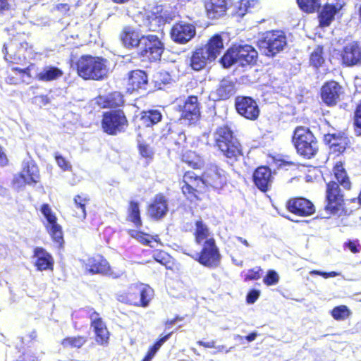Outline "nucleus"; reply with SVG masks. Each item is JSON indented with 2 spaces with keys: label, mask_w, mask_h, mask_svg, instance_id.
I'll return each instance as SVG.
<instances>
[{
  "label": "nucleus",
  "mask_w": 361,
  "mask_h": 361,
  "mask_svg": "<svg viewBox=\"0 0 361 361\" xmlns=\"http://www.w3.org/2000/svg\"><path fill=\"white\" fill-rule=\"evenodd\" d=\"M336 181H331L327 184L326 190V205L325 212L328 215H350L354 210L357 209L356 206H348L351 203V200L345 202L343 195L339 188L338 183L345 189H350V182L347 176L346 172L341 164H336L334 168Z\"/></svg>",
  "instance_id": "1"
},
{
  "label": "nucleus",
  "mask_w": 361,
  "mask_h": 361,
  "mask_svg": "<svg viewBox=\"0 0 361 361\" xmlns=\"http://www.w3.org/2000/svg\"><path fill=\"white\" fill-rule=\"evenodd\" d=\"M226 182L225 171L216 165L210 166L204 173L202 177L197 176L192 171H188L183 176L182 191L190 202L199 199L198 194L206 185L214 188H221Z\"/></svg>",
  "instance_id": "2"
},
{
  "label": "nucleus",
  "mask_w": 361,
  "mask_h": 361,
  "mask_svg": "<svg viewBox=\"0 0 361 361\" xmlns=\"http://www.w3.org/2000/svg\"><path fill=\"white\" fill-rule=\"evenodd\" d=\"M108 71L106 60L102 57L84 55L77 62L78 73L85 80H102Z\"/></svg>",
  "instance_id": "3"
},
{
  "label": "nucleus",
  "mask_w": 361,
  "mask_h": 361,
  "mask_svg": "<svg viewBox=\"0 0 361 361\" xmlns=\"http://www.w3.org/2000/svg\"><path fill=\"white\" fill-rule=\"evenodd\" d=\"M214 137L216 146L227 158L235 160L242 154L240 143L227 126L219 127Z\"/></svg>",
  "instance_id": "4"
},
{
  "label": "nucleus",
  "mask_w": 361,
  "mask_h": 361,
  "mask_svg": "<svg viewBox=\"0 0 361 361\" xmlns=\"http://www.w3.org/2000/svg\"><path fill=\"white\" fill-rule=\"evenodd\" d=\"M153 296V290L151 288L144 284L131 285L127 292L119 294L118 300L120 302L146 307Z\"/></svg>",
  "instance_id": "5"
},
{
  "label": "nucleus",
  "mask_w": 361,
  "mask_h": 361,
  "mask_svg": "<svg viewBox=\"0 0 361 361\" xmlns=\"http://www.w3.org/2000/svg\"><path fill=\"white\" fill-rule=\"evenodd\" d=\"M293 142L297 152L305 158H312L318 150L314 136L309 130L302 127L295 129Z\"/></svg>",
  "instance_id": "6"
},
{
  "label": "nucleus",
  "mask_w": 361,
  "mask_h": 361,
  "mask_svg": "<svg viewBox=\"0 0 361 361\" xmlns=\"http://www.w3.org/2000/svg\"><path fill=\"white\" fill-rule=\"evenodd\" d=\"M258 45L262 54L274 56L287 45L286 37L281 30L269 32L259 41Z\"/></svg>",
  "instance_id": "7"
},
{
  "label": "nucleus",
  "mask_w": 361,
  "mask_h": 361,
  "mask_svg": "<svg viewBox=\"0 0 361 361\" xmlns=\"http://www.w3.org/2000/svg\"><path fill=\"white\" fill-rule=\"evenodd\" d=\"M164 50V43L155 35H145L141 39L140 46L137 50L138 54L149 61H157Z\"/></svg>",
  "instance_id": "8"
},
{
  "label": "nucleus",
  "mask_w": 361,
  "mask_h": 361,
  "mask_svg": "<svg viewBox=\"0 0 361 361\" xmlns=\"http://www.w3.org/2000/svg\"><path fill=\"white\" fill-rule=\"evenodd\" d=\"M102 126L105 133L116 135L125 130L128 121L123 111L111 110L104 114Z\"/></svg>",
  "instance_id": "9"
},
{
  "label": "nucleus",
  "mask_w": 361,
  "mask_h": 361,
  "mask_svg": "<svg viewBox=\"0 0 361 361\" xmlns=\"http://www.w3.org/2000/svg\"><path fill=\"white\" fill-rule=\"evenodd\" d=\"M192 257L201 264L209 268L217 267L221 259L218 248L215 245L214 240L212 238L204 242L200 254L196 253Z\"/></svg>",
  "instance_id": "10"
},
{
  "label": "nucleus",
  "mask_w": 361,
  "mask_h": 361,
  "mask_svg": "<svg viewBox=\"0 0 361 361\" xmlns=\"http://www.w3.org/2000/svg\"><path fill=\"white\" fill-rule=\"evenodd\" d=\"M40 211L46 219L45 227L51 238L59 245L63 243L61 226L57 224V218L48 204H43Z\"/></svg>",
  "instance_id": "11"
},
{
  "label": "nucleus",
  "mask_w": 361,
  "mask_h": 361,
  "mask_svg": "<svg viewBox=\"0 0 361 361\" xmlns=\"http://www.w3.org/2000/svg\"><path fill=\"white\" fill-rule=\"evenodd\" d=\"M178 110L181 113L180 120L188 124L195 123L200 116L197 97H188L182 104H178Z\"/></svg>",
  "instance_id": "12"
},
{
  "label": "nucleus",
  "mask_w": 361,
  "mask_h": 361,
  "mask_svg": "<svg viewBox=\"0 0 361 361\" xmlns=\"http://www.w3.org/2000/svg\"><path fill=\"white\" fill-rule=\"evenodd\" d=\"M170 35L173 42L185 44L195 37L196 28L193 24L180 21L173 25Z\"/></svg>",
  "instance_id": "13"
},
{
  "label": "nucleus",
  "mask_w": 361,
  "mask_h": 361,
  "mask_svg": "<svg viewBox=\"0 0 361 361\" xmlns=\"http://www.w3.org/2000/svg\"><path fill=\"white\" fill-rule=\"evenodd\" d=\"M40 176L37 166L33 161L23 163V168L18 177H16L13 183L20 188L25 184H35L39 181Z\"/></svg>",
  "instance_id": "14"
},
{
  "label": "nucleus",
  "mask_w": 361,
  "mask_h": 361,
  "mask_svg": "<svg viewBox=\"0 0 361 361\" xmlns=\"http://www.w3.org/2000/svg\"><path fill=\"white\" fill-rule=\"evenodd\" d=\"M235 109L238 113L247 119L255 120L259 114L257 102L250 97H238L235 99Z\"/></svg>",
  "instance_id": "15"
},
{
  "label": "nucleus",
  "mask_w": 361,
  "mask_h": 361,
  "mask_svg": "<svg viewBox=\"0 0 361 361\" xmlns=\"http://www.w3.org/2000/svg\"><path fill=\"white\" fill-rule=\"evenodd\" d=\"M287 208L289 212L302 216H310L315 211L314 204L302 197L290 200L287 203Z\"/></svg>",
  "instance_id": "16"
},
{
  "label": "nucleus",
  "mask_w": 361,
  "mask_h": 361,
  "mask_svg": "<svg viewBox=\"0 0 361 361\" xmlns=\"http://www.w3.org/2000/svg\"><path fill=\"white\" fill-rule=\"evenodd\" d=\"M343 63L347 66L361 63V47L357 42L347 44L341 54Z\"/></svg>",
  "instance_id": "17"
},
{
  "label": "nucleus",
  "mask_w": 361,
  "mask_h": 361,
  "mask_svg": "<svg viewBox=\"0 0 361 361\" xmlns=\"http://www.w3.org/2000/svg\"><path fill=\"white\" fill-rule=\"evenodd\" d=\"M144 36L138 30L130 26L124 27L120 34L123 44L128 49L137 48L138 49Z\"/></svg>",
  "instance_id": "18"
},
{
  "label": "nucleus",
  "mask_w": 361,
  "mask_h": 361,
  "mask_svg": "<svg viewBox=\"0 0 361 361\" xmlns=\"http://www.w3.org/2000/svg\"><path fill=\"white\" fill-rule=\"evenodd\" d=\"M342 88L335 81L326 82L322 89V98L327 105H334L339 100Z\"/></svg>",
  "instance_id": "19"
},
{
  "label": "nucleus",
  "mask_w": 361,
  "mask_h": 361,
  "mask_svg": "<svg viewBox=\"0 0 361 361\" xmlns=\"http://www.w3.org/2000/svg\"><path fill=\"white\" fill-rule=\"evenodd\" d=\"M33 258L35 259V265L37 270H53L54 259L51 255L44 248L39 247L35 248Z\"/></svg>",
  "instance_id": "20"
},
{
  "label": "nucleus",
  "mask_w": 361,
  "mask_h": 361,
  "mask_svg": "<svg viewBox=\"0 0 361 361\" xmlns=\"http://www.w3.org/2000/svg\"><path fill=\"white\" fill-rule=\"evenodd\" d=\"M238 63L242 66L255 63L257 59V51L250 45L235 46Z\"/></svg>",
  "instance_id": "21"
},
{
  "label": "nucleus",
  "mask_w": 361,
  "mask_h": 361,
  "mask_svg": "<svg viewBox=\"0 0 361 361\" xmlns=\"http://www.w3.org/2000/svg\"><path fill=\"white\" fill-rule=\"evenodd\" d=\"M85 269L91 274H108L109 266L107 261L97 255L88 258L85 263Z\"/></svg>",
  "instance_id": "22"
},
{
  "label": "nucleus",
  "mask_w": 361,
  "mask_h": 361,
  "mask_svg": "<svg viewBox=\"0 0 361 361\" xmlns=\"http://www.w3.org/2000/svg\"><path fill=\"white\" fill-rule=\"evenodd\" d=\"M168 212L167 200L162 195H157L153 202L149 206L148 213L154 219L164 217Z\"/></svg>",
  "instance_id": "23"
},
{
  "label": "nucleus",
  "mask_w": 361,
  "mask_h": 361,
  "mask_svg": "<svg viewBox=\"0 0 361 361\" xmlns=\"http://www.w3.org/2000/svg\"><path fill=\"white\" fill-rule=\"evenodd\" d=\"M253 180L256 186L262 191H266L271 183V173L268 167L257 168L254 174Z\"/></svg>",
  "instance_id": "24"
},
{
  "label": "nucleus",
  "mask_w": 361,
  "mask_h": 361,
  "mask_svg": "<svg viewBox=\"0 0 361 361\" xmlns=\"http://www.w3.org/2000/svg\"><path fill=\"white\" fill-rule=\"evenodd\" d=\"M147 85V76L140 70H135L130 73L128 81V90L130 91L145 90Z\"/></svg>",
  "instance_id": "25"
},
{
  "label": "nucleus",
  "mask_w": 361,
  "mask_h": 361,
  "mask_svg": "<svg viewBox=\"0 0 361 361\" xmlns=\"http://www.w3.org/2000/svg\"><path fill=\"white\" fill-rule=\"evenodd\" d=\"M205 10L209 18L216 19L221 17L226 13V0H209L205 3Z\"/></svg>",
  "instance_id": "26"
},
{
  "label": "nucleus",
  "mask_w": 361,
  "mask_h": 361,
  "mask_svg": "<svg viewBox=\"0 0 361 361\" xmlns=\"http://www.w3.org/2000/svg\"><path fill=\"white\" fill-rule=\"evenodd\" d=\"M235 92V84L229 78L222 79L216 90L213 92V95L216 99H226L233 95Z\"/></svg>",
  "instance_id": "27"
},
{
  "label": "nucleus",
  "mask_w": 361,
  "mask_h": 361,
  "mask_svg": "<svg viewBox=\"0 0 361 361\" xmlns=\"http://www.w3.org/2000/svg\"><path fill=\"white\" fill-rule=\"evenodd\" d=\"M202 48L214 61L224 49L223 39L221 35L216 34L212 36L209 39L207 44Z\"/></svg>",
  "instance_id": "28"
},
{
  "label": "nucleus",
  "mask_w": 361,
  "mask_h": 361,
  "mask_svg": "<svg viewBox=\"0 0 361 361\" xmlns=\"http://www.w3.org/2000/svg\"><path fill=\"white\" fill-rule=\"evenodd\" d=\"M213 61L212 59L201 47L197 49L192 54L190 59V66L192 69L200 71L208 63Z\"/></svg>",
  "instance_id": "29"
},
{
  "label": "nucleus",
  "mask_w": 361,
  "mask_h": 361,
  "mask_svg": "<svg viewBox=\"0 0 361 361\" xmlns=\"http://www.w3.org/2000/svg\"><path fill=\"white\" fill-rule=\"evenodd\" d=\"M63 75V71L54 66H46L43 68L36 75L38 80L49 82L57 80Z\"/></svg>",
  "instance_id": "30"
},
{
  "label": "nucleus",
  "mask_w": 361,
  "mask_h": 361,
  "mask_svg": "<svg viewBox=\"0 0 361 361\" xmlns=\"http://www.w3.org/2000/svg\"><path fill=\"white\" fill-rule=\"evenodd\" d=\"M341 6L326 5L319 14V23L322 26H328L334 19V16L341 9Z\"/></svg>",
  "instance_id": "31"
},
{
  "label": "nucleus",
  "mask_w": 361,
  "mask_h": 361,
  "mask_svg": "<svg viewBox=\"0 0 361 361\" xmlns=\"http://www.w3.org/2000/svg\"><path fill=\"white\" fill-rule=\"evenodd\" d=\"M161 118L162 114L159 110L152 109L142 111L140 121L142 125L146 127H150L158 123L161 121Z\"/></svg>",
  "instance_id": "32"
},
{
  "label": "nucleus",
  "mask_w": 361,
  "mask_h": 361,
  "mask_svg": "<svg viewBox=\"0 0 361 361\" xmlns=\"http://www.w3.org/2000/svg\"><path fill=\"white\" fill-rule=\"evenodd\" d=\"M128 220L131 221L135 227L140 228L142 225L140 219L139 204L135 201H130L128 209Z\"/></svg>",
  "instance_id": "33"
},
{
  "label": "nucleus",
  "mask_w": 361,
  "mask_h": 361,
  "mask_svg": "<svg viewBox=\"0 0 361 361\" xmlns=\"http://www.w3.org/2000/svg\"><path fill=\"white\" fill-rule=\"evenodd\" d=\"M94 328L97 343L103 345L106 343L109 339V331L102 320L91 325Z\"/></svg>",
  "instance_id": "34"
},
{
  "label": "nucleus",
  "mask_w": 361,
  "mask_h": 361,
  "mask_svg": "<svg viewBox=\"0 0 361 361\" xmlns=\"http://www.w3.org/2000/svg\"><path fill=\"white\" fill-rule=\"evenodd\" d=\"M326 140L329 141L331 147H335V150L342 152L348 145V138L336 135H328Z\"/></svg>",
  "instance_id": "35"
},
{
  "label": "nucleus",
  "mask_w": 361,
  "mask_h": 361,
  "mask_svg": "<svg viewBox=\"0 0 361 361\" xmlns=\"http://www.w3.org/2000/svg\"><path fill=\"white\" fill-rule=\"evenodd\" d=\"M75 215L78 218L82 219L86 217L85 206L88 202V199L86 197L82 195H76L73 200Z\"/></svg>",
  "instance_id": "36"
},
{
  "label": "nucleus",
  "mask_w": 361,
  "mask_h": 361,
  "mask_svg": "<svg viewBox=\"0 0 361 361\" xmlns=\"http://www.w3.org/2000/svg\"><path fill=\"white\" fill-rule=\"evenodd\" d=\"M183 161L194 169H199L203 165L202 157L192 151L187 152L183 155Z\"/></svg>",
  "instance_id": "37"
},
{
  "label": "nucleus",
  "mask_w": 361,
  "mask_h": 361,
  "mask_svg": "<svg viewBox=\"0 0 361 361\" xmlns=\"http://www.w3.org/2000/svg\"><path fill=\"white\" fill-rule=\"evenodd\" d=\"M310 65L315 68L322 66L324 63L323 47L317 46L310 54Z\"/></svg>",
  "instance_id": "38"
},
{
  "label": "nucleus",
  "mask_w": 361,
  "mask_h": 361,
  "mask_svg": "<svg viewBox=\"0 0 361 361\" xmlns=\"http://www.w3.org/2000/svg\"><path fill=\"white\" fill-rule=\"evenodd\" d=\"M352 312L345 305L335 307L331 312V315L336 321H344L348 319Z\"/></svg>",
  "instance_id": "39"
},
{
  "label": "nucleus",
  "mask_w": 361,
  "mask_h": 361,
  "mask_svg": "<svg viewBox=\"0 0 361 361\" xmlns=\"http://www.w3.org/2000/svg\"><path fill=\"white\" fill-rule=\"evenodd\" d=\"M221 63L224 68H229L238 63L235 46L227 50L221 58Z\"/></svg>",
  "instance_id": "40"
},
{
  "label": "nucleus",
  "mask_w": 361,
  "mask_h": 361,
  "mask_svg": "<svg viewBox=\"0 0 361 361\" xmlns=\"http://www.w3.org/2000/svg\"><path fill=\"white\" fill-rule=\"evenodd\" d=\"M300 8L305 12L313 13L320 7V0H298Z\"/></svg>",
  "instance_id": "41"
},
{
  "label": "nucleus",
  "mask_w": 361,
  "mask_h": 361,
  "mask_svg": "<svg viewBox=\"0 0 361 361\" xmlns=\"http://www.w3.org/2000/svg\"><path fill=\"white\" fill-rule=\"evenodd\" d=\"M86 343V338L83 336L67 337L61 343L65 348H81Z\"/></svg>",
  "instance_id": "42"
},
{
  "label": "nucleus",
  "mask_w": 361,
  "mask_h": 361,
  "mask_svg": "<svg viewBox=\"0 0 361 361\" xmlns=\"http://www.w3.org/2000/svg\"><path fill=\"white\" fill-rule=\"evenodd\" d=\"M195 238L197 243H201L209 235V230L207 226L203 224L201 220H198L195 223Z\"/></svg>",
  "instance_id": "43"
},
{
  "label": "nucleus",
  "mask_w": 361,
  "mask_h": 361,
  "mask_svg": "<svg viewBox=\"0 0 361 361\" xmlns=\"http://www.w3.org/2000/svg\"><path fill=\"white\" fill-rule=\"evenodd\" d=\"M128 234L130 237L135 238L138 242L153 247V245H150L153 239L152 237L136 230H130Z\"/></svg>",
  "instance_id": "44"
},
{
  "label": "nucleus",
  "mask_w": 361,
  "mask_h": 361,
  "mask_svg": "<svg viewBox=\"0 0 361 361\" xmlns=\"http://www.w3.org/2000/svg\"><path fill=\"white\" fill-rule=\"evenodd\" d=\"M142 17L143 18V23L140 24V26L145 27L149 30H155L157 23L160 22L159 18L154 14L147 16L145 18L144 16H142Z\"/></svg>",
  "instance_id": "45"
},
{
  "label": "nucleus",
  "mask_w": 361,
  "mask_h": 361,
  "mask_svg": "<svg viewBox=\"0 0 361 361\" xmlns=\"http://www.w3.org/2000/svg\"><path fill=\"white\" fill-rule=\"evenodd\" d=\"M172 332L168 334L167 335L161 338L159 341H157L154 345L149 350L147 355L145 357L152 359L157 352L159 350L161 345L170 338Z\"/></svg>",
  "instance_id": "46"
},
{
  "label": "nucleus",
  "mask_w": 361,
  "mask_h": 361,
  "mask_svg": "<svg viewBox=\"0 0 361 361\" xmlns=\"http://www.w3.org/2000/svg\"><path fill=\"white\" fill-rule=\"evenodd\" d=\"M258 4L257 0H242L239 6V15L243 16Z\"/></svg>",
  "instance_id": "47"
},
{
  "label": "nucleus",
  "mask_w": 361,
  "mask_h": 361,
  "mask_svg": "<svg viewBox=\"0 0 361 361\" xmlns=\"http://www.w3.org/2000/svg\"><path fill=\"white\" fill-rule=\"evenodd\" d=\"M279 281V274L274 270H269L263 281L267 286L276 284Z\"/></svg>",
  "instance_id": "48"
},
{
  "label": "nucleus",
  "mask_w": 361,
  "mask_h": 361,
  "mask_svg": "<svg viewBox=\"0 0 361 361\" xmlns=\"http://www.w3.org/2000/svg\"><path fill=\"white\" fill-rule=\"evenodd\" d=\"M108 101L111 106H119L123 103V96L118 92L111 94L108 97Z\"/></svg>",
  "instance_id": "49"
},
{
  "label": "nucleus",
  "mask_w": 361,
  "mask_h": 361,
  "mask_svg": "<svg viewBox=\"0 0 361 361\" xmlns=\"http://www.w3.org/2000/svg\"><path fill=\"white\" fill-rule=\"evenodd\" d=\"M55 159L59 167H60L63 171H71L72 166L71 163L63 156L59 154H56Z\"/></svg>",
  "instance_id": "50"
},
{
  "label": "nucleus",
  "mask_w": 361,
  "mask_h": 361,
  "mask_svg": "<svg viewBox=\"0 0 361 361\" xmlns=\"http://www.w3.org/2000/svg\"><path fill=\"white\" fill-rule=\"evenodd\" d=\"M139 150L140 154L143 157L151 158L153 155V151L149 145L142 143L140 140H138Z\"/></svg>",
  "instance_id": "51"
},
{
  "label": "nucleus",
  "mask_w": 361,
  "mask_h": 361,
  "mask_svg": "<svg viewBox=\"0 0 361 361\" xmlns=\"http://www.w3.org/2000/svg\"><path fill=\"white\" fill-rule=\"evenodd\" d=\"M355 125L357 134L361 135V102L357 105L355 112Z\"/></svg>",
  "instance_id": "52"
},
{
  "label": "nucleus",
  "mask_w": 361,
  "mask_h": 361,
  "mask_svg": "<svg viewBox=\"0 0 361 361\" xmlns=\"http://www.w3.org/2000/svg\"><path fill=\"white\" fill-rule=\"evenodd\" d=\"M343 247L345 249L348 248L353 253H357L361 249L357 240H349L345 242L343 245Z\"/></svg>",
  "instance_id": "53"
},
{
  "label": "nucleus",
  "mask_w": 361,
  "mask_h": 361,
  "mask_svg": "<svg viewBox=\"0 0 361 361\" xmlns=\"http://www.w3.org/2000/svg\"><path fill=\"white\" fill-rule=\"evenodd\" d=\"M262 269L259 267H255L250 270L245 275L246 280H257L260 278Z\"/></svg>",
  "instance_id": "54"
},
{
  "label": "nucleus",
  "mask_w": 361,
  "mask_h": 361,
  "mask_svg": "<svg viewBox=\"0 0 361 361\" xmlns=\"http://www.w3.org/2000/svg\"><path fill=\"white\" fill-rule=\"evenodd\" d=\"M154 259L163 265L168 262L169 255L164 252H156L154 254Z\"/></svg>",
  "instance_id": "55"
},
{
  "label": "nucleus",
  "mask_w": 361,
  "mask_h": 361,
  "mask_svg": "<svg viewBox=\"0 0 361 361\" xmlns=\"http://www.w3.org/2000/svg\"><path fill=\"white\" fill-rule=\"evenodd\" d=\"M311 275H319L323 276L325 279L329 278V277H336L337 276H340L341 273L336 272V271H331V272H324L321 271L317 270H312L310 272Z\"/></svg>",
  "instance_id": "56"
},
{
  "label": "nucleus",
  "mask_w": 361,
  "mask_h": 361,
  "mask_svg": "<svg viewBox=\"0 0 361 361\" xmlns=\"http://www.w3.org/2000/svg\"><path fill=\"white\" fill-rule=\"evenodd\" d=\"M259 291L257 290H252L250 291L247 295V302L249 304H253L259 298Z\"/></svg>",
  "instance_id": "57"
},
{
  "label": "nucleus",
  "mask_w": 361,
  "mask_h": 361,
  "mask_svg": "<svg viewBox=\"0 0 361 361\" xmlns=\"http://www.w3.org/2000/svg\"><path fill=\"white\" fill-rule=\"evenodd\" d=\"M89 317L91 320V325L96 323V322H98L102 319V318L99 317V313H97V312L94 311L93 310H90V312H89Z\"/></svg>",
  "instance_id": "58"
},
{
  "label": "nucleus",
  "mask_w": 361,
  "mask_h": 361,
  "mask_svg": "<svg viewBox=\"0 0 361 361\" xmlns=\"http://www.w3.org/2000/svg\"><path fill=\"white\" fill-rule=\"evenodd\" d=\"M8 163L6 155L4 152L1 146L0 145V166H4Z\"/></svg>",
  "instance_id": "59"
},
{
  "label": "nucleus",
  "mask_w": 361,
  "mask_h": 361,
  "mask_svg": "<svg viewBox=\"0 0 361 361\" xmlns=\"http://www.w3.org/2000/svg\"><path fill=\"white\" fill-rule=\"evenodd\" d=\"M197 344L201 346L206 347V348H215V341H212L209 342H204L202 341H197Z\"/></svg>",
  "instance_id": "60"
},
{
  "label": "nucleus",
  "mask_w": 361,
  "mask_h": 361,
  "mask_svg": "<svg viewBox=\"0 0 361 361\" xmlns=\"http://www.w3.org/2000/svg\"><path fill=\"white\" fill-rule=\"evenodd\" d=\"M9 6L8 0H0V11L8 10Z\"/></svg>",
  "instance_id": "61"
},
{
  "label": "nucleus",
  "mask_w": 361,
  "mask_h": 361,
  "mask_svg": "<svg viewBox=\"0 0 361 361\" xmlns=\"http://www.w3.org/2000/svg\"><path fill=\"white\" fill-rule=\"evenodd\" d=\"M57 10L61 11L63 13H66L69 10V6L66 4H61L57 5Z\"/></svg>",
  "instance_id": "62"
},
{
  "label": "nucleus",
  "mask_w": 361,
  "mask_h": 361,
  "mask_svg": "<svg viewBox=\"0 0 361 361\" xmlns=\"http://www.w3.org/2000/svg\"><path fill=\"white\" fill-rule=\"evenodd\" d=\"M160 75L163 76V82L164 84H168V83L170 82L171 79V76L169 75V73H160Z\"/></svg>",
  "instance_id": "63"
},
{
  "label": "nucleus",
  "mask_w": 361,
  "mask_h": 361,
  "mask_svg": "<svg viewBox=\"0 0 361 361\" xmlns=\"http://www.w3.org/2000/svg\"><path fill=\"white\" fill-rule=\"evenodd\" d=\"M351 203L353 204V206H356L357 209L358 208L359 204H361V191H360L358 199L357 200L352 199Z\"/></svg>",
  "instance_id": "64"
}]
</instances>
